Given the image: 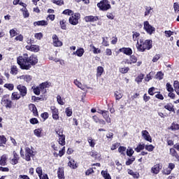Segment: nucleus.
Instances as JSON below:
<instances>
[{
    "mask_svg": "<svg viewBox=\"0 0 179 179\" xmlns=\"http://www.w3.org/2000/svg\"><path fill=\"white\" fill-rule=\"evenodd\" d=\"M17 62L18 65H20L21 69L29 71L32 65H36V64L38 62V59H37V56L34 55L29 57L27 53H24L22 56L17 57Z\"/></svg>",
    "mask_w": 179,
    "mask_h": 179,
    "instance_id": "1",
    "label": "nucleus"
},
{
    "mask_svg": "<svg viewBox=\"0 0 179 179\" xmlns=\"http://www.w3.org/2000/svg\"><path fill=\"white\" fill-rule=\"evenodd\" d=\"M136 47L138 50L141 51V52H143L145 50H150V48H152V41L146 40L144 43H142L141 41V43L137 42Z\"/></svg>",
    "mask_w": 179,
    "mask_h": 179,
    "instance_id": "2",
    "label": "nucleus"
},
{
    "mask_svg": "<svg viewBox=\"0 0 179 179\" xmlns=\"http://www.w3.org/2000/svg\"><path fill=\"white\" fill-rule=\"evenodd\" d=\"M51 86V84L49 83H43L41 84L38 87H34V93L36 94V96H40V93H45L47 91L45 89L47 87H50Z\"/></svg>",
    "mask_w": 179,
    "mask_h": 179,
    "instance_id": "3",
    "label": "nucleus"
},
{
    "mask_svg": "<svg viewBox=\"0 0 179 179\" xmlns=\"http://www.w3.org/2000/svg\"><path fill=\"white\" fill-rule=\"evenodd\" d=\"M97 6L100 10L106 11L111 9V5H110V2L108 0H102L100 3H97Z\"/></svg>",
    "mask_w": 179,
    "mask_h": 179,
    "instance_id": "4",
    "label": "nucleus"
},
{
    "mask_svg": "<svg viewBox=\"0 0 179 179\" xmlns=\"http://www.w3.org/2000/svg\"><path fill=\"white\" fill-rule=\"evenodd\" d=\"M79 19H80V14L76 13L69 17V23L73 26H76L79 23Z\"/></svg>",
    "mask_w": 179,
    "mask_h": 179,
    "instance_id": "5",
    "label": "nucleus"
},
{
    "mask_svg": "<svg viewBox=\"0 0 179 179\" xmlns=\"http://www.w3.org/2000/svg\"><path fill=\"white\" fill-rule=\"evenodd\" d=\"M34 156V151L31 150L30 148H25V160L27 162H30L31 160V157Z\"/></svg>",
    "mask_w": 179,
    "mask_h": 179,
    "instance_id": "6",
    "label": "nucleus"
},
{
    "mask_svg": "<svg viewBox=\"0 0 179 179\" xmlns=\"http://www.w3.org/2000/svg\"><path fill=\"white\" fill-rule=\"evenodd\" d=\"M144 24V30L148 34H152L153 31H155V29L152 25L149 24V22L145 21L143 23Z\"/></svg>",
    "mask_w": 179,
    "mask_h": 179,
    "instance_id": "7",
    "label": "nucleus"
},
{
    "mask_svg": "<svg viewBox=\"0 0 179 179\" xmlns=\"http://www.w3.org/2000/svg\"><path fill=\"white\" fill-rule=\"evenodd\" d=\"M52 40L54 47H62V41L59 40L57 34L52 35Z\"/></svg>",
    "mask_w": 179,
    "mask_h": 179,
    "instance_id": "8",
    "label": "nucleus"
},
{
    "mask_svg": "<svg viewBox=\"0 0 179 179\" xmlns=\"http://www.w3.org/2000/svg\"><path fill=\"white\" fill-rule=\"evenodd\" d=\"M17 90H19L20 93V94L22 96V97H24V96L27 94V88L26 87V86L22 85H18L17 86Z\"/></svg>",
    "mask_w": 179,
    "mask_h": 179,
    "instance_id": "9",
    "label": "nucleus"
},
{
    "mask_svg": "<svg viewBox=\"0 0 179 179\" xmlns=\"http://www.w3.org/2000/svg\"><path fill=\"white\" fill-rule=\"evenodd\" d=\"M2 106H4L6 108H12V101L7 98H3L1 100Z\"/></svg>",
    "mask_w": 179,
    "mask_h": 179,
    "instance_id": "10",
    "label": "nucleus"
},
{
    "mask_svg": "<svg viewBox=\"0 0 179 179\" xmlns=\"http://www.w3.org/2000/svg\"><path fill=\"white\" fill-rule=\"evenodd\" d=\"M141 135L145 141H147L148 142H150V143H152V137L150 136L149 131H148L147 130H143L141 131Z\"/></svg>",
    "mask_w": 179,
    "mask_h": 179,
    "instance_id": "11",
    "label": "nucleus"
},
{
    "mask_svg": "<svg viewBox=\"0 0 179 179\" xmlns=\"http://www.w3.org/2000/svg\"><path fill=\"white\" fill-rule=\"evenodd\" d=\"M13 157L10 159V163L15 166L19 163V159H20V157H19V155L16 153V151H13Z\"/></svg>",
    "mask_w": 179,
    "mask_h": 179,
    "instance_id": "12",
    "label": "nucleus"
},
{
    "mask_svg": "<svg viewBox=\"0 0 179 179\" xmlns=\"http://www.w3.org/2000/svg\"><path fill=\"white\" fill-rule=\"evenodd\" d=\"M160 170H162V165H160V164H157L151 168V173H152V174H159V173H160Z\"/></svg>",
    "mask_w": 179,
    "mask_h": 179,
    "instance_id": "13",
    "label": "nucleus"
},
{
    "mask_svg": "<svg viewBox=\"0 0 179 179\" xmlns=\"http://www.w3.org/2000/svg\"><path fill=\"white\" fill-rule=\"evenodd\" d=\"M27 50L34 52H38L40 51V46L38 45H31L26 46Z\"/></svg>",
    "mask_w": 179,
    "mask_h": 179,
    "instance_id": "14",
    "label": "nucleus"
},
{
    "mask_svg": "<svg viewBox=\"0 0 179 179\" xmlns=\"http://www.w3.org/2000/svg\"><path fill=\"white\" fill-rule=\"evenodd\" d=\"M84 20H85V22H97V20H99V17L93 16V15L85 16L84 17Z\"/></svg>",
    "mask_w": 179,
    "mask_h": 179,
    "instance_id": "15",
    "label": "nucleus"
},
{
    "mask_svg": "<svg viewBox=\"0 0 179 179\" xmlns=\"http://www.w3.org/2000/svg\"><path fill=\"white\" fill-rule=\"evenodd\" d=\"M57 135L59 136V144L62 146H65V135L61 134V132L57 131Z\"/></svg>",
    "mask_w": 179,
    "mask_h": 179,
    "instance_id": "16",
    "label": "nucleus"
},
{
    "mask_svg": "<svg viewBox=\"0 0 179 179\" xmlns=\"http://www.w3.org/2000/svg\"><path fill=\"white\" fill-rule=\"evenodd\" d=\"M120 52H123L126 55H132V49L131 48H122L119 50Z\"/></svg>",
    "mask_w": 179,
    "mask_h": 179,
    "instance_id": "17",
    "label": "nucleus"
},
{
    "mask_svg": "<svg viewBox=\"0 0 179 179\" xmlns=\"http://www.w3.org/2000/svg\"><path fill=\"white\" fill-rule=\"evenodd\" d=\"M29 109L30 110V111H31L34 114V115L37 116L38 115V112L37 111V108L36 107L35 104L33 103H30L29 105Z\"/></svg>",
    "mask_w": 179,
    "mask_h": 179,
    "instance_id": "18",
    "label": "nucleus"
},
{
    "mask_svg": "<svg viewBox=\"0 0 179 179\" xmlns=\"http://www.w3.org/2000/svg\"><path fill=\"white\" fill-rule=\"evenodd\" d=\"M85 54V49L83 48H78L76 52H73V55H77V57H83Z\"/></svg>",
    "mask_w": 179,
    "mask_h": 179,
    "instance_id": "19",
    "label": "nucleus"
},
{
    "mask_svg": "<svg viewBox=\"0 0 179 179\" xmlns=\"http://www.w3.org/2000/svg\"><path fill=\"white\" fill-rule=\"evenodd\" d=\"M20 80H24V82H27V83H29L31 82V77L29 75H23L18 78Z\"/></svg>",
    "mask_w": 179,
    "mask_h": 179,
    "instance_id": "20",
    "label": "nucleus"
},
{
    "mask_svg": "<svg viewBox=\"0 0 179 179\" xmlns=\"http://www.w3.org/2000/svg\"><path fill=\"white\" fill-rule=\"evenodd\" d=\"M57 177L59 179H65V176L64 174V168L60 167L58 169Z\"/></svg>",
    "mask_w": 179,
    "mask_h": 179,
    "instance_id": "21",
    "label": "nucleus"
},
{
    "mask_svg": "<svg viewBox=\"0 0 179 179\" xmlns=\"http://www.w3.org/2000/svg\"><path fill=\"white\" fill-rule=\"evenodd\" d=\"M8 160V156L3 155L0 158V166H6V162Z\"/></svg>",
    "mask_w": 179,
    "mask_h": 179,
    "instance_id": "22",
    "label": "nucleus"
},
{
    "mask_svg": "<svg viewBox=\"0 0 179 179\" xmlns=\"http://www.w3.org/2000/svg\"><path fill=\"white\" fill-rule=\"evenodd\" d=\"M104 73V68L103 66H98L96 69V78H101V75Z\"/></svg>",
    "mask_w": 179,
    "mask_h": 179,
    "instance_id": "23",
    "label": "nucleus"
},
{
    "mask_svg": "<svg viewBox=\"0 0 179 179\" xmlns=\"http://www.w3.org/2000/svg\"><path fill=\"white\" fill-rule=\"evenodd\" d=\"M170 155L173 156V157L176 158L178 162H179V156L178 153H177V151L174 148L170 149Z\"/></svg>",
    "mask_w": 179,
    "mask_h": 179,
    "instance_id": "24",
    "label": "nucleus"
},
{
    "mask_svg": "<svg viewBox=\"0 0 179 179\" xmlns=\"http://www.w3.org/2000/svg\"><path fill=\"white\" fill-rule=\"evenodd\" d=\"M102 115L106 120V122H108V124H110V122H111V119L110 118V116L108 115V111L104 110V112L102 113Z\"/></svg>",
    "mask_w": 179,
    "mask_h": 179,
    "instance_id": "25",
    "label": "nucleus"
},
{
    "mask_svg": "<svg viewBox=\"0 0 179 179\" xmlns=\"http://www.w3.org/2000/svg\"><path fill=\"white\" fill-rule=\"evenodd\" d=\"M138 61V58L136 57L135 55H131L130 56V62H126L127 64H128V65H131L132 64H136Z\"/></svg>",
    "mask_w": 179,
    "mask_h": 179,
    "instance_id": "26",
    "label": "nucleus"
},
{
    "mask_svg": "<svg viewBox=\"0 0 179 179\" xmlns=\"http://www.w3.org/2000/svg\"><path fill=\"white\" fill-rule=\"evenodd\" d=\"M48 22L45 20H41L34 22V26H47Z\"/></svg>",
    "mask_w": 179,
    "mask_h": 179,
    "instance_id": "27",
    "label": "nucleus"
},
{
    "mask_svg": "<svg viewBox=\"0 0 179 179\" xmlns=\"http://www.w3.org/2000/svg\"><path fill=\"white\" fill-rule=\"evenodd\" d=\"M133 40L134 41H137V43H139V38L141 37V34H139V32H136V31H133Z\"/></svg>",
    "mask_w": 179,
    "mask_h": 179,
    "instance_id": "28",
    "label": "nucleus"
},
{
    "mask_svg": "<svg viewBox=\"0 0 179 179\" xmlns=\"http://www.w3.org/2000/svg\"><path fill=\"white\" fill-rule=\"evenodd\" d=\"M21 94H19L17 92H13L11 95V99L12 100H19L21 97Z\"/></svg>",
    "mask_w": 179,
    "mask_h": 179,
    "instance_id": "29",
    "label": "nucleus"
},
{
    "mask_svg": "<svg viewBox=\"0 0 179 179\" xmlns=\"http://www.w3.org/2000/svg\"><path fill=\"white\" fill-rule=\"evenodd\" d=\"M90 48L92 49V52L94 54H100V52H101V50H100L99 48H95L94 45L91 44L90 45Z\"/></svg>",
    "mask_w": 179,
    "mask_h": 179,
    "instance_id": "30",
    "label": "nucleus"
},
{
    "mask_svg": "<svg viewBox=\"0 0 179 179\" xmlns=\"http://www.w3.org/2000/svg\"><path fill=\"white\" fill-rule=\"evenodd\" d=\"M18 72H19V69H17V66H11V69H10L11 75H17Z\"/></svg>",
    "mask_w": 179,
    "mask_h": 179,
    "instance_id": "31",
    "label": "nucleus"
},
{
    "mask_svg": "<svg viewBox=\"0 0 179 179\" xmlns=\"http://www.w3.org/2000/svg\"><path fill=\"white\" fill-rule=\"evenodd\" d=\"M21 10L22 12L23 17H24L25 19L26 17H29V16H30V13H29V10H27V8H22Z\"/></svg>",
    "mask_w": 179,
    "mask_h": 179,
    "instance_id": "32",
    "label": "nucleus"
},
{
    "mask_svg": "<svg viewBox=\"0 0 179 179\" xmlns=\"http://www.w3.org/2000/svg\"><path fill=\"white\" fill-rule=\"evenodd\" d=\"M68 166L71 167V169H78V166H76V162L73 159L70 160L68 163Z\"/></svg>",
    "mask_w": 179,
    "mask_h": 179,
    "instance_id": "33",
    "label": "nucleus"
},
{
    "mask_svg": "<svg viewBox=\"0 0 179 179\" xmlns=\"http://www.w3.org/2000/svg\"><path fill=\"white\" fill-rule=\"evenodd\" d=\"M43 131V129H36L34 131V134L35 136H37V138H41V132Z\"/></svg>",
    "mask_w": 179,
    "mask_h": 179,
    "instance_id": "34",
    "label": "nucleus"
},
{
    "mask_svg": "<svg viewBox=\"0 0 179 179\" xmlns=\"http://www.w3.org/2000/svg\"><path fill=\"white\" fill-rule=\"evenodd\" d=\"M101 176L105 179H111V176H110V173H108V172H107V171H102Z\"/></svg>",
    "mask_w": 179,
    "mask_h": 179,
    "instance_id": "35",
    "label": "nucleus"
},
{
    "mask_svg": "<svg viewBox=\"0 0 179 179\" xmlns=\"http://www.w3.org/2000/svg\"><path fill=\"white\" fill-rule=\"evenodd\" d=\"M115 99L116 100H121V99H122V92H121L120 91H116L115 92Z\"/></svg>",
    "mask_w": 179,
    "mask_h": 179,
    "instance_id": "36",
    "label": "nucleus"
},
{
    "mask_svg": "<svg viewBox=\"0 0 179 179\" xmlns=\"http://www.w3.org/2000/svg\"><path fill=\"white\" fill-rule=\"evenodd\" d=\"M173 87L175 89V92L179 96V82L178 81H174V83H173Z\"/></svg>",
    "mask_w": 179,
    "mask_h": 179,
    "instance_id": "37",
    "label": "nucleus"
},
{
    "mask_svg": "<svg viewBox=\"0 0 179 179\" xmlns=\"http://www.w3.org/2000/svg\"><path fill=\"white\" fill-rule=\"evenodd\" d=\"M152 10H153V8H152V7L146 6L145 11V16H149V15L152 13Z\"/></svg>",
    "mask_w": 179,
    "mask_h": 179,
    "instance_id": "38",
    "label": "nucleus"
},
{
    "mask_svg": "<svg viewBox=\"0 0 179 179\" xmlns=\"http://www.w3.org/2000/svg\"><path fill=\"white\" fill-rule=\"evenodd\" d=\"M144 149H145V144H140L135 148V151L137 152V153H139L141 150H143Z\"/></svg>",
    "mask_w": 179,
    "mask_h": 179,
    "instance_id": "39",
    "label": "nucleus"
},
{
    "mask_svg": "<svg viewBox=\"0 0 179 179\" xmlns=\"http://www.w3.org/2000/svg\"><path fill=\"white\" fill-rule=\"evenodd\" d=\"M4 87H6V89H8V90H13V89H15V85H13V84L12 83H6L4 85Z\"/></svg>",
    "mask_w": 179,
    "mask_h": 179,
    "instance_id": "40",
    "label": "nucleus"
},
{
    "mask_svg": "<svg viewBox=\"0 0 179 179\" xmlns=\"http://www.w3.org/2000/svg\"><path fill=\"white\" fill-rule=\"evenodd\" d=\"M87 141L91 148H94V146H96V143L94 142V140L92 138V137L88 138Z\"/></svg>",
    "mask_w": 179,
    "mask_h": 179,
    "instance_id": "41",
    "label": "nucleus"
},
{
    "mask_svg": "<svg viewBox=\"0 0 179 179\" xmlns=\"http://www.w3.org/2000/svg\"><path fill=\"white\" fill-rule=\"evenodd\" d=\"M143 78H145V75L140 74L136 79L135 81L138 83H141L142 80H143Z\"/></svg>",
    "mask_w": 179,
    "mask_h": 179,
    "instance_id": "42",
    "label": "nucleus"
},
{
    "mask_svg": "<svg viewBox=\"0 0 179 179\" xmlns=\"http://www.w3.org/2000/svg\"><path fill=\"white\" fill-rule=\"evenodd\" d=\"M36 171L39 177L41 179V176H43V169L40 166L37 167Z\"/></svg>",
    "mask_w": 179,
    "mask_h": 179,
    "instance_id": "43",
    "label": "nucleus"
},
{
    "mask_svg": "<svg viewBox=\"0 0 179 179\" xmlns=\"http://www.w3.org/2000/svg\"><path fill=\"white\" fill-rule=\"evenodd\" d=\"M6 143L5 136H0V146H3Z\"/></svg>",
    "mask_w": 179,
    "mask_h": 179,
    "instance_id": "44",
    "label": "nucleus"
},
{
    "mask_svg": "<svg viewBox=\"0 0 179 179\" xmlns=\"http://www.w3.org/2000/svg\"><path fill=\"white\" fill-rule=\"evenodd\" d=\"M52 2L59 6H62V5H64V0H52Z\"/></svg>",
    "mask_w": 179,
    "mask_h": 179,
    "instance_id": "45",
    "label": "nucleus"
},
{
    "mask_svg": "<svg viewBox=\"0 0 179 179\" xmlns=\"http://www.w3.org/2000/svg\"><path fill=\"white\" fill-rule=\"evenodd\" d=\"M145 150H148V152H153V150L155 149V146L152 145H145Z\"/></svg>",
    "mask_w": 179,
    "mask_h": 179,
    "instance_id": "46",
    "label": "nucleus"
},
{
    "mask_svg": "<svg viewBox=\"0 0 179 179\" xmlns=\"http://www.w3.org/2000/svg\"><path fill=\"white\" fill-rule=\"evenodd\" d=\"M50 110L52 111V115L59 114L58 109L55 108V106H51Z\"/></svg>",
    "mask_w": 179,
    "mask_h": 179,
    "instance_id": "47",
    "label": "nucleus"
},
{
    "mask_svg": "<svg viewBox=\"0 0 179 179\" xmlns=\"http://www.w3.org/2000/svg\"><path fill=\"white\" fill-rule=\"evenodd\" d=\"M126 151H127V148H125L124 146H120L118 148V152H119V153H121V155H125Z\"/></svg>",
    "mask_w": 179,
    "mask_h": 179,
    "instance_id": "48",
    "label": "nucleus"
},
{
    "mask_svg": "<svg viewBox=\"0 0 179 179\" xmlns=\"http://www.w3.org/2000/svg\"><path fill=\"white\" fill-rule=\"evenodd\" d=\"M171 129H172V131H177L179 129V124L177 123H173L171 127Z\"/></svg>",
    "mask_w": 179,
    "mask_h": 179,
    "instance_id": "49",
    "label": "nucleus"
},
{
    "mask_svg": "<svg viewBox=\"0 0 179 179\" xmlns=\"http://www.w3.org/2000/svg\"><path fill=\"white\" fill-rule=\"evenodd\" d=\"M63 15H68L69 16H71L73 15V11L69 9H66L63 11Z\"/></svg>",
    "mask_w": 179,
    "mask_h": 179,
    "instance_id": "50",
    "label": "nucleus"
},
{
    "mask_svg": "<svg viewBox=\"0 0 179 179\" xmlns=\"http://www.w3.org/2000/svg\"><path fill=\"white\" fill-rule=\"evenodd\" d=\"M57 100L58 104H60V106H64V104H65V102H64L61 96L58 95L57 96Z\"/></svg>",
    "mask_w": 179,
    "mask_h": 179,
    "instance_id": "51",
    "label": "nucleus"
},
{
    "mask_svg": "<svg viewBox=\"0 0 179 179\" xmlns=\"http://www.w3.org/2000/svg\"><path fill=\"white\" fill-rule=\"evenodd\" d=\"M65 23H66V21L65 20L60 21V26L62 30H66V25H65Z\"/></svg>",
    "mask_w": 179,
    "mask_h": 179,
    "instance_id": "52",
    "label": "nucleus"
},
{
    "mask_svg": "<svg viewBox=\"0 0 179 179\" xmlns=\"http://www.w3.org/2000/svg\"><path fill=\"white\" fill-rule=\"evenodd\" d=\"M134 162H135V157H132L131 158L129 159L126 162V165L127 166H131V164H132V163H134Z\"/></svg>",
    "mask_w": 179,
    "mask_h": 179,
    "instance_id": "53",
    "label": "nucleus"
},
{
    "mask_svg": "<svg viewBox=\"0 0 179 179\" xmlns=\"http://www.w3.org/2000/svg\"><path fill=\"white\" fill-rule=\"evenodd\" d=\"M43 33L40 32V33H36L34 34V37L35 38H36V40H41L43 38Z\"/></svg>",
    "mask_w": 179,
    "mask_h": 179,
    "instance_id": "54",
    "label": "nucleus"
},
{
    "mask_svg": "<svg viewBox=\"0 0 179 179\" xmlns=\"http://www.w3.org/2000/svg\"><path fill=\"white\" fill-rule=\"evenodd\" d=\"M163 76H164V74L162 72H158L155 76L156 79H158L159 80H162L163 79Z\"/></svg>",
    "mask_w": 179,
    "mask_h": 179,
    "instance_id": "55",
    "label": "nucleus"
},
{
    "mask_svg": "<svg viewBox=\"0 0 179 179\" xmlns=\"http://www.w3.org/2000/svg\"><path fill=\"white\" fill-rule=\"evenodd\" d=\"M108 37L103 38L102 44L103 45H104V47H108L109 44H108Z\"/></svg>",
    "mask_w": 179,
    "mask_h": 179,
    "instance_id": "56",
    "label": "nucleus"
},
{
    "mask_svg": "<svg viewBox=\"0 0 179 179\" xmlns=\"http://www.w3.org/2000/svg\"><path fill=\"white\" fill-rule=\"evenodd\" d=\"M119 71L120 73H127L128 71H129V67L120 68Z\"/></svg>",
    "mask_w": 179,
    "mask_h": 179,
    "instance_id": "57",
    "label": "nucleus"
},
{
    "mask_svg": "<svg viewBox=\"0 0 179 179\" xmlns=\"http://www.w3.org/2000/svg\"><path fill=\"white\" fill-rule=\"evenodd\" d=\"M164 108H166V110H168V111H173V104L168 103L164 106Z\"/></svg>",
    "mask_w": 179,
    "mask_h": 179,
    "instance_id": "58",
    "label": "nucleus"
},
{
    "mask_svg": "<svg viewBox=\"0 0 179 179\" xmlns=\"http://www.w3.org/2000/svg\"><path fill=\"white\" fill-rule=\"evenodd\" d=\"M65 113L67 117H71V115H72V109H71L70 108H66Z\"/></svg>",
    "mask_w": 179,
    "mask_h": 179,
    "instance_id": "59",
    "label": "nucleus"
},
{
    "mask_svg": "<svg viewBox=\"0 0 179 179\" xmlns=\"http://www.w3.org/2000/svg\"><path fill=\"white\" fill-rule=\"evenodd\" d=\"M134 151L132 148H128L127 150V156H129V157H131V156H132V155H134Z\"/></svg>",
    "mask_w": 179,
    "mask_h": 179,
    "instance_id": "60",
    "label": "nucleus"
},
{
    "mask_svg": "<svg viewBox=\"0 0 179 179\" xmlns=\"http://www.w3.org/2000/svg\"><path fill=\"white\" fill-rule=\"evenodd\" d=\"M74 85H76V86L79 87L80 89H82L83 87L82 83L78 80H74Z\"/></svg>",
    "mask_w": 179,
    "mask_h": 179,
    "instance_id": "61",
    "label": "nucleus"
},
{
    "mask_svg": "<svg viewBox=\"0 0 179 179\" xmlns=\"http://www.w3.org/2000/svg\"><path fill=\"white\" fill-rule=\"evenodd\" d=\"M162 173H163V174H165L166 176H169V174H171V171L170 169L167 168L166 169H164Z\"/></svg>",
    "mask_w": 179,
    "mask_h": 179,
    "instance_id": "62",
    "label": "nucleus"
},
{
    "mask_svg": "<svg viewBox=\"0 0 179 179\" xmlns=\"http://www.w3.org/2000/svg\"><path fill=\"white\" fill-rule=\"evenodd\" d=\"M164 34L166 37H171V36L174 34V32L171 31H165Z\"/></svg>",
    "mask_w": 179,
    "mask_h": 179,
    "instance_id": "63",
    "label": "nucleus"
},
{
    "mask_svg": "<svg viewBox=\"0 0 179 179\" xmlns=\"http://www.w3.org/2000/svg\"><path fill=\"white\" fill-rule=\"evenodd\" d=\"M166 90H168V92H173L174 90V89H173V87L169 83H166Z\"/></svg>",
    "mask_w": 179,
    "mask_h": 179,
    "instance_id": "64",
    "label": "nucleus"
}]
</instances>
